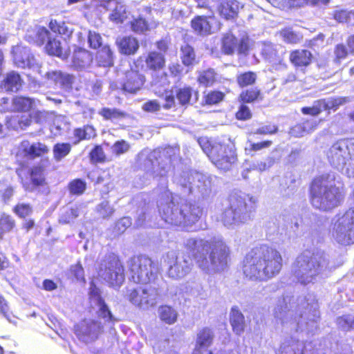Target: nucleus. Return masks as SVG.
<instances>
[{
  "instance_id": "nucleus-51",
  "label": "nucleus",
  "mask_w": 354,
  "mask_h": 354,
  "mask_svg": "<svg viewBox=\"0 0 354 354\" xmlns=\"http://www.w3.org/2000/svg\"><path fill=\"white\" fill-rule=\"evenodd\" d=\"M79 216V209L77 206L64 209L59 216V222L62 224H68L73 222Z\"/></svg>"
},
{
  "instance_id": "nucleus-33",
  "label": "nucleus",
  "mask_w": 354,
  "mask_h": 354,
  "mask_svg": "<svg viewBox=\"0 0 354 354\" xmlns=\"http://www.w3.org/2000/svg\"><path fill=\"white\" fill-rule=\"evenodd\" d=\"M176 98L181 105L192 104L198 100V93L191 87H183L176 91Z\"/></svg>"
},
{
  "instance_id": "nucleus-32",
  "label": "nucleus",
  "mask_w": 354,
  "mask_h": 354,
  "mask_svg": "<svg viewBox=\"0 0 354 354\" xmlns=\"http://www.w3.org/2000/svg\"><path fill=\"white\" fill-rule=\"evenodd\" d=\"M213 21V18L198 16L192 19V27L196 32L201 35H209L211 33Z\"/></svg>"
},
{
  "instance_id": "nucleus-62",
  "label": "nucleus",
  "mask_w": 354,
  "mask_h": 354,
  "mask_svg": "<svg viewBox=\"0 0 354 354\" xmlns=\"http://www.w3.org/2000/svg\"><path fill=\"white\" fill-rule=\"evenodd\" d=\"M97 211L102 218H106L113 214L114 209L107 201H104L97 205Z\"/></svg>"
},
{
  "instance_id": "nucleus-48",
  "label": "nucleus",
  "mask_w": 354,
  "mask_h": 354,
  "mask_svg": "<svg viewBox=\"0 0 354 354\" xmlns=\"http://www.w3.org/2000/svg\"><path fill=\"white\" fill-rule=\"evenodd\" d=\"M333 15L334 19L339 23L354 25V11L346 10H335Z\"/></svg>"
},
{
  "instance_id": "nucleus-50",
  "label": "nucleus",
  "mask_w": 354,
  "mask_h": 354,
  "mask_svg": "<svg viewBox=\"0 0 354 354\" xmlns=\"http://www.w3.org/2000/svg\"><path fill=\"white\" fill-rule=\"evenodd\" d=\"M261 53L265 59L270 62L275 63L279 62L281 59L278 54V50L274 48V46L271 44H263Z\"/></svg>"
},
{
  "instance_id": "nucleus-29",
  "label": "nucleus",
  "mask_w": 354,
  "mask_h": 354,
  "mask_svg": "<svg viewBox=\"0 0 354 354\" xmlns=\"http://www.w3.org/2000/svg\"><path fill=\"white\" fill-rule=\"evenodd\" d=\"M116 45L119 52L126 55L136 54L140 47L138 39L132 36L118 37L116 39Z\"/></svg>"
},
{
  "instance_id": "nucleus-25",
  "label": "nucleus",
  "mask_w": 354,
  "mask_h": 354,
  "mask_svg": "<svg viewBox=\"0 0 354 354\" xmlns=\"http://www.w3.org/2000/svg\"><path fill=\"white\" fill-rule=\"evenodd\" d=\"M145 77L137 71L131 69L125 73V80L122 88L127 93H136L144 84Z\"/></svg>"
},
{
  "instance_id": "nucleus-22",
  "label": "nucleus",
  "mask_w": 354,
  "mask_h": 354,
  "mask_svg": "<svg viewBox=\"0 0 354 354\" xmlns=\"http://www.w3.org/2000/svg\"><path fill=\"white\" fill-rule=\"evenodd\" d=\"M90 299L92 304H94L98 308L97 313L99 317L104 319L106 321L110 322L111 323H115L117 322V319L114 317V316L111 314L110 310L109 309L107 305L105 304L104 301L102 299L100 296V290L94 286L93 283L90 287Z\"/></svg>"
},
{
  "instance_id": "nucleus-24",
  "label": "nucleus",
  "mask_w": 354,
  "mask_h": 354,
  "mask_svg": "<svg viewBox=\"0 0 354 354\" xmlns=\"http://www.w3.org/2000/svg\"><path fill=\"white\" fill-rule=\"evenodd\" d=\"M169 153V151H166L162 156H160L158 158H156L155 160H149L151 167L148 170L153 178H161L166 176L167 173L170 171L171 167V160L167 154Z\"/></svg>"
},
{
  "instance_id": "nucleus-11",
  "label": "nucleus",
  "mask_w": 354,
  "mask_h": 354,
  "mask_svg": "<svg viewBox=\"0 0 354 354\" xmlns=\"http://www.w3.org/2000/svg\"><path fill=\"white\" fill-rule=\"evenodd\" d=\"M131 280L136 283L147 284L155 281L157 269L152 260L145 255L131 257L128 261Z\"/></svg>"
},
{
  "instance_id": "nucleus-23",
  "label": "nucleus",
  "mask_w": 354,
  "mask_h": 354,
  "mask_svg": "<svg viewBox=\"0 0 354 354\" xmlns=\"http://www.w3.org/2000/svg\"><path fill=\"white\" fill-rule=\"evenodd\" d=\"M214 339V333L213 330L208 328L204 327L200 329L196 337L194 348L192 354H203V352L212 346Z\"/></svg>"
},
{
  "instance_id": "nucleus-10",
  "label": "nucleus",
  "mask_w": 354,
  "mask_h": 354,
  "mask_svg": "<svg viewBox=\"0 0 354 354\" xmlns=\"http://www.w3.org/2000/svg\"><path fill=\"white\" fill-rule=\"evenodd\" d=\"M148 283L143 287L129 289L125 295L133 306L143 310L154 307L162 295V289L158 282Z\"/></svg>"
},
{
  "instance_id": "nucleus-27",
  "label": "nucleus",
  "mask_w": 354,
  "mask_h": 354,
  "mask_svg": "<svg viewBox=\"0 0 354 354\" xmlns=\"http://www.w3.org/2000/svg\"><path fill=\"white\" fill-rule=\"evenodd\" d=\"M243 8V5L237 0H223L218 6V11L221 17L230 20L235 19Z\"/></svg>"
},
{
  "instance_id": "nucleus-47",
  "label": "nucleus",
  "mask_w": 354,
  "mask_h": 354,
  "mask_svg": "<svg viewBox=\"0 0 354 354\" xmlns=\"http://www.w3.org/2000/svg\"><path fill=\"white\" fill-rule=\"evenodd\" d=\"M71 151V145L69 143H57L53 149L55 160L57 162L62 160Z\"/></svg>"
},
{
  "instance_id": "nucleus-42",
  "label": "nucleus",
  "mask_w": 354,
  "mask_h": 354,
  "mask_svg": "<svg viewBox=\"0 0 354 354\" xmlns=\"http://www.w3.org/2000/svg\"><path fill=\"white\" fill-rule=\"evenodd\" d=\"M260 89L257 87L243 90L239 95V99L243 103H252L259 98L261 99Z\"/></svg>"
},
{
  "instance_id": "nucleus-18",
  "label": "nucleus",
  "mask_w": 354,
  "mask_h": 354,
  "mask_svg": "<svg viewBox=\"0 0 354 354\" xmlns=\"http://www.w3.org/2000/svg\"><path fill=\"white\" fill-rule=\"evenodd\" d=\"M192 180L193 185L189 187V193L198 195L203 198H207L211 195L212 184L209 176L195 173Z\"/></svg>"
},
{
  "instance_id": "nucleus-1",
  "label": "nucleus",
  "mask_w": 354,
  "mask_h": 354,
  "mask_svg": "<svg viewBox=\"0 0 354 354\" xmlns=\"http://www.w3.org/2000/svg\"><path fill=\"white\" fill-rule=\"evenodd\" d=\"M184 246L193 256L197 267L205 274L213 275L227 268L230 248L220 237L209 240L190 237L185 240Z\"/></svg>"
},
{
  "instance_id": "nucleus-46",
  "label": "nucleus",
  "mask_w": 354,
  "mask_h": 354,
  "mask_svg": "<svg viewBox=\"0 0 354 354\" xmlns=\"http://www.w3.org/2000/svg\"><path fill=\"white\" fill-rule=\"evenodd\" d=\"M274 163V158L271 156L266 157L264 160H257L252 162L249 168L246 169L247 172L251 170H257L260 172L270 169Z\"/></svg>"
},
{
  "instance_id": "nucleus-14",
  "label": "nucleus",
  "mask_w": 354,
  "mask_h": 354,
  "mask_svg": "<svg viewBox=\"0 0 354 354\" xmlns=\"http://www.w3.org/2000/svg\"><path fill=\"white\" fill-rule=\"evenodd\" d=\"M147 67L156 71L153 76L151 84L156 88H165L169 84L167 75L163 72H160L165 64L164 54L156 51L149 52L145 58Z\"/></svg>"
},
{
  "instance_id": "nucleus-17",
  "label": "nucleus",
  "mask_w": 354,
  "mask_h": 354,
  "mask_svg": "<svg viewBox=\"0 0 354 354\" xmlns=\"http://www.w3.org/2000/svg\"><path fill=\"white\" fill-rule=\"evenodd\" d=\"M24 188L28 192H49L44 177V169L40 166L33 167L30 171V179L22 181Z\"/></svg>"
},
{
  "instance_id": "nucleus-38",
  "label": "nucleus",
  "mask_w": 354,
  "mask_h": 354,
  "mask_svg": "<svg viewBox=\"0 0 354 354\" xmlns=\"http://www.w3.org/2000/svg\"><path fill=\"white\" fill-rule=\"evenodd\" d=\"M73 135L77 140L75 144L79 143L83 140H90L96 136L95 129L93 126L85 125L82 128L75 129L73 131Z\"/></svg>"
},
{
  "instance_id": "nucleus-64",
  "label": "nucleus",
  "mask_w": 354,
  "mask_h": 354,
  "mask_svg": "<svg viewBox=\"0 0 354 354\" xmlns=\"http://www.w3.org/2000/svg\"><path fill=\"white\" fill-rule=\"evenodd\" d=\"M15 213L21 218H25L32 213V207L28 204L19 203L14 207Z\"/></svg>"
},
{
  "instance_id": "nucleus-3",
  "label": "nucleus",
  "mask_w": 354,
  "mask_h": 354,
  "mask_svg": "<svg viewBox=\"0 0 354 354\" xmlns=\"http://www.w3.org/2000/svg\"><path fill=\"white\" fill-rule=\"evenodd\" d=\"M308 307L309 304L306 301L305 298H297L295 301L292 297L286 295L278 300L274 309V315L283 325L290 324L296 330L299 327L302 330L306 329L308 333H313L317 328L319 313L314 309L311 314H306L304 317L301 310Z\"/></svg>"
},
{
  "instance_id": "nucleus-16",
  "label": "nucleus",
  "mask_w": 354,
  "mask_h": 354,
  "mask_svg": "<svg viewBox=\"0 0 354 354\" xmlns=\"http://www.w3.org/2000/svg\"><path fill=\"white\" fill-rule=\"evenodd\" d=\"M102 331L100 323L94 320H84L75 326V333L77 338L84 342L95 341Z\"/></svg>"
},
{
  "instance_id": "nucleus-56",
  "label": "nucleus",
  "mask_w": 354,
  "mask_h": 354,
  "mask_svg": "<svg viewBox=\"0 0 354 354\" xmlns=\"http://www.w3.org/2000/svg\"><path fill=\"white\" fill-rule=\"evenodd\" d=\"M131 28L136 33H144L149 30V24L144 18L138 17L131 21Z\"/></svg>"
},
{
  "instance_id": "nucleus-15",
  "label": "nucleus",
  "mask_w": 354,
  "mask_h": 354,
  "mask_svg": "<svg viewBox=\"0 0 354 354\" xmlns=\"http://www.w3.org/2000/svg\"><path fill=\"white\" fill-rule=\"evenodd\" d=\"M250 47V40L247 35L238 39L233 35L227 33L222 39V50L226 55H232L236 51L239 55L246 56Z\"/></svg>"
},
{
  "instance_id": "nucleus-37",
  "label": "nucleus",
  "mask_w": 354,
  "mask_h": 354,
  "mask_svg": "<svg viewBox=\"0 0 354 354\" xmlns=\"http://www.w3.org/2000/svg\"><path fill=\"white\" fill-rule=\"evenodd\" d=\"M158 312L161 321L167 324H173L177 321L178 313L169 306L159 307Z\"/></svg>"
},
{
  "instance_id": "nucleus-45",
  "label": "nucleus",
  "mask_w": 354,
  "mask_h": 354,
  "mask_svg": "<svg viewBox=\"0 0 354 354\" xmlns=\"http://www.w3.org/2000/svg\"><path fill=\"white\" fill-rule=\"evenodd\" d=\"M98 114L103 117L106 120H114L121 119L126 116V113L116 108H106L104 107L100 109Z\"/></svg>"
},
{
  "instance_id": "nucleus-21",
  "label": "nucleus",
  "mask_w": 354,
  "mask_h": 354,
  "mask_svg": "<svg viewBox=\"0 0 354 354\" xmlns=\"http://www.w3.org/2000/svg\"><path fill=\"white\" fill-rule=\"evenodd\" d=\"M100 6L106 10H111L109 15L111 21L122 23L127 17L126 6L118 0H100Z\"/></svg>"
},
{
  "instance_id": "nucleus-20",
  "label": "nucleus",
  "mask_w": 354,
  "mask_h": 354,
  "mask_svg": "<svg viewBox=\"0 0 354 354\" xmlns=\"http://www.w3.org/2000/svg\"><path fill=\"white\" fill-rule=\"evenodd\" d=\"M39 73L48 81L65 90L71 89L75 81V77L73 75L59 70L49 71L44 74H42V71L39 70Z\"/></svg>"
},
{
  "instance_id": "nucleus-60",
  "label": "nucleus",
  "mask_w": 354,
  "mask_h": 354,
  "mask_svg": "<svg viewBox=\"0 0 354 354\" xmlns=\"http://www.w3.org/2000/svg\"><path fill=\"white\" fill-rule=\"evenodd\" d=\"M0 194L2 201L8 203L14 194V188L9 185L0 182Z\"/></svg>"
},
{
  "instance_id": "nucleus-5",
  "label": "nucleus",
  "mask_w": 354,
  "mask_h": 354,
  "mask_svg": "<svg viewBox=\"0 0 354 354\" xmlns=\"http://www.w3.org/2000/svg\"><path fill=\"white\" fill-rule=\"evenodd\" d=\"M330 270L329 257L323 251L301 254L297 257L292 267L293 276L302 284L314 283Z\"/></svg>"
},
{
  "instance_id": "nucleus-13",
  "label": "nucleus",
  "mask_w": 354,
  "mask_h": 354,
  "mask_svg": "<svg viewBox=\"0 0 354 354\" xmlns=\"http://www.w3.org/2000/svg\"><path fill=\"white\" fill-rule=\"evenodd\" d=\"M166 262L168 266L167 274L173 279L184 278L192 268V261L189 257L184 254L177 255L173 251L167 254Z\"/></svg>"
},
{
  "instance_id": "nucleus-26",
  "label": "nucleus",
  "mask_w": 354,
  "mask_h": 354,
  "mask_svg": "<svg viewBox=\"0 0 354 354\" xmlns=\"http://www.w3.org/2000/svg\"><path fill=\"white\" fill-rule=\"evenodd\" d=\"M61 39V36L53 35L46 43L45 48L49 55L65 59L68 56V49L66 41L62 42Z\"/></svg>"
},
{
  "instance_id": "nucleus-57",
  "label": "nucleus",
  "mask_w": 354,
  "mask_h": 354,
  "mask_svg": "<svg viewBox=\"0 0 354 354\" xmlns=\"http://www.w3.org/2000/svg\"><path fill=\"white\" fill-rule=\"evenodd\" d=\"M49 28L55 34L58 32L59 35H63L68 37L72 34V30L66 26L65 23L58 24L56 21L52 20L49 24Z\"/></svg>"
},
{
  "instance_id": "nucleus-63",
  "label": "nucleus",
  "mask_w": 354,
  "mask_h": 354,
  "mask_svg": "<svg viewBox=\"0 0 354 354\" xmlns=\"http://www.w3.org/2000/svg\"><path fill=\"white\" fill-rule=\"evenodd\" d=\"M86 183L81 179H75L69 185V189L73 194H82L86 189Z\"/></svg>"
},
{
  "instance_id": "nucleus-39",
  "label": "nucleus",
  "mask_w": 354,
  "mask_h": 354,
  "mask_svg": "<svg viewBox=\"0 0 354 354\" xmlns=\"http://www.w3.org/2000/svg\"><path fill=\"white\" fill-rule=\"evenodd\" d=\"M97 59L100 66L110 67L113 65V55L109 46H104L97 53Z\"/></svg>"
},
{
  "instance_id": "nucleus-59",
  "label": "nucleus",
  "mask_w": 354,
  "mask_h": 354,
  "mask_svg": "<svg viewBox=\"0 0 354 354\" xmlns=\"http://www.w3.org/2000/svg\"><path fill=\"white\" fill-rule=\"evenodd\" d=\"M53 35L44 27H39L36 33V43L41 46L50 40Z\"/></svg>"
},
{
  "instance_id": "nucleus-19",
  "label": "nucleus",
  "mask_w": 354,
  "mask_h": 354,
  "mask_svg": "<svg viewBox=\"0 0 354 354\" xmlns=\"http://www.w3.org/2000/svg\"><path fill=\"white\" fill-rule=\"evenodd\" d=\"M14 62L15 64L22 68H29L40 70L35 57L30 53L27 47L17 46L13 48Z\"/></svg>"
},
{
  "instance_id": "nucleus-53",
  "label": "nucleus",
  "mask_w": 354,
  "mask_h": 354,
  "mask_svg": "<svg viewBox=\"0 0 354 354\" xmlns=\"http://www.w3.org/2000/svg\"><path fill=\"white\" fill-rule=\"evenodd\" d=\"M216 73L212 68L201 72L198 77L200 84L206 86L212 85L216 81Z\"/></svg>"
},
{
  "instance_id": "nucleus-58",
  "label": "nucleus",
  "mask_w": 354,
  "mask_h": 354,
  "mask_svg": "<svg viewBox=\"0 0 354 354\" xmlns=\"http://www.w3.org/2000/svg\"><path fill=\"white\" fill-rule=\"evenodd\" d=\"M130 149V145L125 140H122L115 142L111 147L113 153L119 156L127 153Z\"/></svg>"
},
{
  "instance_id": "nucleus-4",
  "label": "nucleus",
  "mask_w": 354,
  "mask_h": 354,
  "mask_svg": "<svg viewBox=\"0 0 354 354\" xmlns=\"http://www.w3.org/2000/svg\"><path fill=\"white\" fill-rule=\"evenodd\" d=\"M158 212L165 223L176 226H191L201 218L203 210L196 204L178 203L169 190L158 201Z\"/></svg>"
},
{
  "instance_id": "nucleus-30",
  "label": "nucleus",
  "mask_w": 354,
  "mask_h": 354,
  "mask_svg": "<svg viewBox=\"0 0 354 354\" xmlns=\"http://www.w3.org/2000/svg\"><path fill=\"white\" fill-rule=\"evenodd\" d=\"M93 61L91 54L82 48L75 50L73 55L72 66L76 70L82 71L90 66Z\"/></svg>"
},
{
  "instance_id": "nucleus-40",
  "label": "nucleus",
  "mask_w": 354,
  "mask_h": 354,
  "mask_svg": "<svg viewBox=\"0 0 354 354\" xmlns=\"http://www.w3.org/2000/svg\"><path fill=\"white\" fill-rule=\"evenodd\" d=\"M34 104V100L23 96H17L12 100V106L17 111L26 112L30 111Z\"/></svg>"
},
{
  "instance_id": "nucleus-12",
  "label": "nucleus",
  "mask_w": 354,
  "mask_h": 354,
  "mask_svg": "<svg viewBox=\"0 0 354 354\" xmlns=\"http://www.w3.org/2000/svg\"><path fill=\"white\" fill-rule=\"evenodd\" d=\"M99 277L110 286L120 287L124 281V267L114 254L105 257L100 263Z\"/></svg>"
},
{
  "instance_id": "nucleus-2",
  "label": "nucleus",
  "mask_w": 354,
  "mask_h": 354,
  "mask_svg": "<svg viewBox=\"0 0 354 354\" xmlns=\"http://www.w3.org/2000/svg\"><path fill=\"white\" fill-rule=\"evenodd\" d=\"M282 267L280 252L267 245H261L249 252L244 260L243 273L252 280H267L276 276Z\"/></svg>"
},
{
  "instance_id": "nucleus-54",
  "label": "nucleus",
  "mask_w": 354,
  "mask_h": 354,
  "mask_svg": "<svg viewBox=\"0 0 354 354\" xmlns=\"http://www.w3.org/2000/svg\"><path fill=\"white\" fill-rule=\"evenodd\" d=\"M44 116V113L41 111H35L29 116L22 115L18 120V124L21 129L28 127L32 121V118H34L37 122H41V118Z\"/></svg>"
},
{
  "instance_id": "nucleus-36",
  "label": "nucleus",
  "mask_w": 354,
  "mask_h": 354,
  "mask_svg": "<svg viewBox=\"0 0 354 354\" xmlns=\"http://www.w3.org/2000/svg\"><path fill=\"white\" fill-rule=\"evenodd\" d=\"M312 57L309 50H296L290 53V60L296 66H306L310 64Z\"/></svg>"
},
{
  "instance_id": "nucleus-49",
  "label": "nucleus",
  "mask_w": 354,
  "mask_h": 354,
  "mask_svg": "<svg viewBox=\"0 0 354 354\" xmlns=\"http://www.w3.org/2000/svg\"><path fill=\"white\" fill-rule=\"evenodd\" d=\"M257 73L252 71L244 72L236 76V82L241 87L252 85L257 80Z\"/></svg>"
},
{
  "instance_id": "nucleus-7",
  "label": "nucleus",
  "mask_w": 354,
  "mask_h": 354,
  "mask_svg": "<svg viewBox=\"0 0 354 354\" xmlns=\"http://www.w3.org/2000/svg\"><path fill=\"white\" fill-rule=\"evenodd\" d=\"M248 197L237 194L230 197V207L226 208L221 216L223 224L227 228L235 227L251 220L252 209L247 204Z\"/></svg>"
},
{
  "instance_id": "nucleus-61",
  "label": "nucleus",
  "mask_w": 354,
  "mask_h": 354,
  "mask_svg": "<svg viewBox=\"0 0 354 354\" xmlns=\"http://www.w3.org/2000/svg\"><path fill=\"white\" fill-rule=\"evenodd\" d=\"M90 158L92 162H104L106 160V156L100 146H95L90 153Z\"/></svg>"
},
{
  "instance_id": "nucleus-6",
  "label": "nucleus",
  "mask_w": 354,
  "mask_h": 354,
  "mask_svg": "<svg viewBox=\"0 0 354 354\" xmlns=\"http://www.w3.org/2000/svg\"><path fill=\"white\" fill-rule=\"evenodd\" d=\"M344 197L342 188L336 185L335 176L333 173L317 176L311 183V203L317 209H332L339 205Z\"/></svg>"
},
{
  "instance_id": "nucleus-44",
  "label": "nucleus",
  "mask_w": 354,
  "mask_h": 354,
  "mask_svg": "<svg viewBox=\"0 0 354 354\" xmlns=\"http://www.w3.org/2000/svg\"><path fill=\"white\" fill-rule=\"evenodd\" d=\"M181 59L185 66H192L196 63V55L192 46L185 44L181 47Z\"/></svg>"
},
{
  "instance_id": "nucleus-35",
  "label": "nucleus",
  "mask_w": 354,
  "mask_h": 354,
  "mask_svg": "<svg viewBox=\"0 0 354 354\" xmlns=\"http://www.w3.org/2000/svg\"><path fill=\"white\" fill-rule=\"evenodd\" d=\"M304 348L303 342L290 338L281 344L280 354H303Z\"/></svg>"
},
{
  "instance_id": "nucleus-9",
  "label": "nucleus",
  "mask_w": 354,
  "mask_h": 354,
  "mask_svg": "<svg viewBox=\"0 0 354 354\" xmlns=\"http://www.w3.org/2000/svg\"><path fill=\"white\" fill-rule=\"evenodd\" d=\"M198 142L218 169L227 171L236 162L237 158L235 151L230 146L220 143L212 145L206 138H201Z\"/></svg>"
},
{
  "instance_id": "nucleus-52",
  "label": "nucleus",
  "mask_w": 354,
  "mask_h": 354,
  "mask_svg": "<svg viewBox=\"0 0 354 354\" xmlns=\"http://www.w3.org/2000/svg\"><path fill=\"white\" fill-rule=\"evenodd\" d=\"M15 225V220L10 215L2 214L0 216V237L3 232H10Z\"/></svg>"
},
{
  "instance_id": "nucleus-8",
  "label": "nucleus",
  "mask_w": 354,
  "mask_h": 354,
  "mask_svg": "<svg viewBox=\"0 0 354 354\" xmlns=\"http://www.w3.org/2000/svg\"><path fill=\"white\" fill-rule=\"evenodd\" d=\"M330 164L348 177L354 176V140H339L327 152Z\"/></svg>"
},
{
  "instance_id": "nucleus-55",
  "label": "nucleus",
  "mask_w": 354,
  "mask_h": 354,
  "mask_svg": "<svg viewBox=\"0 0 354 354\" xmlns=\"http://www.w3.org/2000/svg\"><path fill=\"white\" fill-rule=\"evenodd\" d=\"M338 327L343 330L348 331L354 329V315H347L337 319Z\"/></svg>"
},
{
  "instance_id": "nucleus-41",
  "label": "nucleus",
  "mask_w": 354,
  "mask_h": 354,
  "mask_svg": "<svg viewBox=\"0 0 354 354\" xmlns=\"http://www.w3.org/2000/svg\"><path fill=\"white\" fill-rule=\"evenodd\" d=\"M351 101L349 97H331L327 100H321V105L323 106L324 110H328L331 109H337L339 106Z\"/></svg>"
},
{
  "instance_id": "nucleus-43",
  "label": "nucleus",
  "mask_w": 354,
  "mask_h": 354,
  "mask_svg": "<svg viewBox=\"0 0 354 354\" xmlns=\"http://www.w3.org/2000/svg\"><path fill=\"white\" fill-rule=\"evenodd\" d=\"M194 176V174H192L189 171H183L182 174L174 176V182L189 193V187L193 185L192 176Z\"/></svg>"
},
{
  "instance_id": "nucleus-31",
  "label": "nucleus",
  "mask_w": 354,
  "mask_h": 354,
  "mask_svg": "<svg viewBox=\"0 0 354 354\" xmlns=\"http://www.w3.org/2000/svg\"><path fill=\"white\" fill-rule=\"evenodd\" d=\"M22 84L21 76L15 71L8 73L1 83L3 88L8 92H17L22 87Z\"/></svg>"
},
{
  "instance_id": "nucleus-28",
  "label": "nucleus",
  "mask_w": 354,
  "mask_h": 354,
  "mask_svg": "<svg viewBox=\"0 0 354 354\" xmlns=\"http://www.w3.org/2000/svg\"><path fill=\"white\" fill-rule=\"evenodd\" d=\"M19 149L24 153V155L30 158L41 156L49 151L47 145L37 142L30 144L28 140L21 142Z\"/></svg>"
},
{
  "instance_id": "nucleus-34",
  "label": "nucleus",
  "mask_w": 354,
  "mask_h": 354,
  "mask_svg": "<svg viewBox=\"0 0 354 354\" xmlns=\"http://www.w3.org/2000/svg\"><path fill=\"white\" fill-rule=\"evenodd\" d=\"M230 321L234 333L241 335L245 330V322L243 315L237 308H232Z\"/></svg>"
}]
</instances>
